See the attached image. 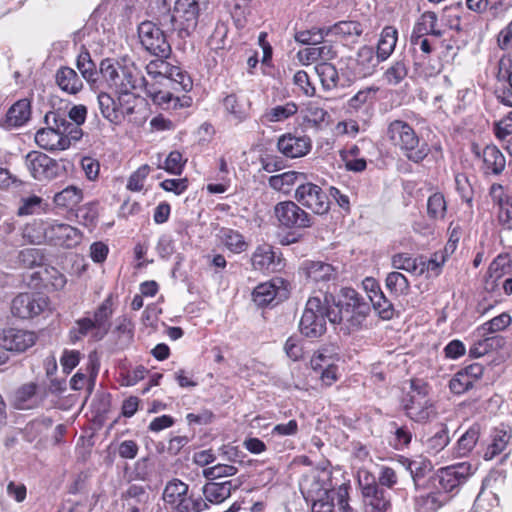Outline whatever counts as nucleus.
<instances>
[{
	"label": "nucleus",
	"mask_w": 512,
	"mask_h": 512,
	"mask_svg": "<svg viewBox=\"0 0 512 512\" xmlns=\"http://www.w3.org/2000/svg\"><path fill=\"white\" fill-rule=\"evenodd\" d=\"M445 262L446 256L444 252L434 253L427 261L420 257V275L427 272L431 276H438Z\"/></svg>",
	"instance_id": "55"
},
{
	"label": "nucleus",
	"mask_w": 512,
	"mask_h": 512,
	"mask_svg": "<svg viewBox=\"0 0 512 512\" xmlns=\"http://www.w3.org/2000/svg\"><path fill=\"white\" fill-rule=\"evenodd\" d=\"M37 385L35 383H27L22 385L15 393L14 405L17 409L27 410L35 408L40 403L37 395Z\"/></svg>",
	"instance_id": "35"
},
{
	"label": "nucleus",
	"mask_w": 512,
	"mask_h": 512,
	"mask_svg": "<svg viewBox=\"0 0 512 512\" xmlns=\"http://www.w3.org/2000/svg\"><path fill=\"white\" fill-rule=\"evenodd\" d=\"M223 107L229 116V120L236 124L245 121L249 116L250 102L243 96L227 95L223 99Z\"/></svg>",
	"instance_id": "25"
},
{
	"label": "nucleus",
	"mask_w": 512,
	"mask_h": 512,
	"mask_svg": "<svg viewBox=\"0 0 512 512\" xmlns=\"http://www.w3.org/2000/svg\"><path fill=\"white\" fill-rule=\"evenodd\" d=\"M398 40V31L393 26H386L382 29L377 44V54L385 61L393 53Z\"/></svg>",
	"instance_id": "39"
},
{
	"label": "nucleus",
	"mask_w": 512,
	"mask_h": 512,
	"mask_svg": "<svg viewBox=\"0 0 512 512\" xmlns=\"http://www.w3.org/2000/svg\"><path fill=\"white\" fill-rule=\"evenodd\" d=\"M406 415L416 422H425L436 415L434 402L429 395V387L420 380L411 382L410 391L403 399Z\"/></svg>",
	"instance_id": "6"
},
{
	"label": "nucleus",
	"mask_w": 512,
	"mask_h": 512,
	"mask_svg": "<svg viewBox=\"0 0 512 512\" xmlns=\"http://www.w3.org/2000/svg\"><path fill=\"white\" fill-rule=\"evenodd\" d=\"M483 169L485 173L499 175L506 166V159L499 148L495 145H488L482 152Z\"/></svg>",
	"instance_id": "32"
},
{
	"label": "nucleus",
	"mask_w": 512,
	"mask_h": 512,
	"mask_svg": "<svg viewBox=\"0 0 512 512\" xmlns=\"http://www.w3.org/2000/svg\"><path fill=\"white\" fill-rule=\"evenodd\" d=\"M38 227L46 233L43 232L44 236L34 237L36 242H47L55 246L71 248L81 241V232L66 223L52 221L47 224H39Z\"/></svg>",
	"instance_id": "10"
},
{
	"label": "nucleus",
	"mask_w": 512,
	"mask_h": 512,
	"mask_svg": "<svg viewBox=\"0 0 512 512\" xmlns=\"http://www.w3.org/2000/svg\"><path fill=\"white\" fill-rule=\"evenodd\" d=\"M52 120H50L48 123H52L56 127H59L56 123L58 122L61 127L62 135L63 137H66L69 141V146L72 144V142H76L81 139L82 137V129L80 128L81 124H72V122H69L65 116V114L61 113V118H56L55 116H50Z\"/></svg>",
	"instance_id": "47"
},
{
	"label": "nucleus",
	"mask_w": 512,
	"mask_h": 512,
	"mask_svg": "<svg viewBox=\"0 0 512 512\" xmlns=\"http://www.w3.org/2000/svg\"><path fill=\"white\" fill-rule=\"evenodd\" d=\"M297 111V104L289 101L283 105H276L267 109L262 115V121L264 123L283 122L294 116Z\"/></svg>",
	"instance_id": "40"
},
{
	"label": "nucleus",
	"mask_w": 512,
	"mask_h": 512,
	"mask_svg": "<svg viewBox=\"0 0 512 512\" xmlns=\"http://www.w3.org/2000/svg\"><path fill=\"white\" fill-rule=\"evenodd\" d=\"M362 33L363 27L358 21H339L326 29H321L320 38L324 35L331 36L344 45H349L357 42Z\"/></svg>",
	"instance_id": "20"
},
{
	"label": "nucleus",
	"mask_w": 512,
	"mask_h": 512,
	"mask_svg": "<svg viewBox=\"0 0 512 512\" xmlns=\"http://www.w3.org/2000/svg\"><path fill=\"white\" fill-rule=\"evenodd\" d=\"M304 122L312 128H321L329 117L328 112L315 102H309L302 111Z\"/></svg>",
	"instance_id": "44"
},
{
	"label": "nucleus",
	"mask_w": 512,
	"mask_h": 512,
	"mask_svg": "<svg viewBox=\"0 0 512 512\" xmlns=\"http://www.w3.org/2000/svg\"><path fill=\"white\" fill-rule=\"evenodd\" d=\"M56 83L62 91L68 94H77L83 88L81 78L70 67H61L57 71Z\"/></svg>",
	"instance_id": "33"
},
{
	"label": "nucleus",
	"mask_w": 512,
	"mask_h": 512,
	"mask_svg": "<svg viewBox=\"0 0 512 512\" xmlns=\"http://www.w3.org/2000/svg\"><path fill=\"white\" fill-rule=\"evenodd\" d=\"M166 29L162 28L158 21H144L138 27V36L142 46L152 55L168 58L171 54V46L166 39Z\"/></svg>",
	"instance_id": "9"
},
{
	"label": "nucleus",
	"mask_w": 512,
	"mask_h": 512,
	"mask_svg": "<svg viewBox=\"0 0 512 512\" xmlns=\"http://www.w3.org/2000/svg\"><path fill=\"white\" fill-rule=\"evenodd\" d=\"M306 180V174L297 171H287L269 177V186L278 192L289 194L294 187H299Z\"/></svg>",
	"instance_id": "26"
},
{
	"label": "nucleus",
	"mask_w": 512,
	"mask_h": 512,
	"mask_svg": "<svg viewBox=\"0 0 512 512\" xmlns=\"http://www.w3.org/2000/svg\"><path fill=\"white\" fill-rule=\"evenodd\" d=\"M385 286L394 296H406L410 292V282L405 275L398 271L387 274Z\"/></svg>",
	"instance_id": "43"
},
{
	"label": "nucleus",
	"mask_w": 512,
	"mask_h": 512,
	"mask_svg": "<svg viewBox=\"0 0 512 512\" xmlns=\"http://www.w3.org/2000/svg\"><path fill=\"white\" fill-rule=\"evenodd\" d=\"M166 58L157 57L146 66L150 77V83H159L164 88L189 91L192 88V80L179 67L168 63Z\"/></svg>",
	"instance_id": "7"
},
{
	"label": "nucleus",
	"mask_w": 512,
	"mask_h": 512,
	"mask_svg": "<svg viewBox=\"0 0 512 512\" xmlns=\"http://www.w3.org/2000/svg\"><path fill=\"white\" fill-rule=\"evenodd\" d=\"M301 269L307 279L313 283L329 282L337 277L336 269L322 261H306Z\"/></svg>",
	"instance_id": "24"
},
{
	"label": "nucleus",
	"mask_w": 512,
	"mask_h": 512,
	"mask_svg": "<svg viewBox=\"0 0 512 512\" xmlns=\"http://www.w3.org/2000/svg\"><path fill=\"white\" fill-rule=\"evenodd\" d=\"M338 350V347H336L335 345L330 344L323 346L313 354L310 360L311 368L315 372H318L320 370L338 364L340 361V354Z\"/></svg>",
	"instance_id": "30"
},
{
	"label": "nucleus",
	"mask_w": 512,
	"mask_h": 512,
	"mask_svg": "<svg viewBox=\"0 0 512 512\" xmlns=\"http://www.w3.org/2000/svg\"><path fill=\"white\" fill-rule=\"evenodd\" d=\"M447 203L441 193L432 194L427 201V214L433 221H441L445 218Z\"/></svg>",
	"instance_id": "49"
},
{
	"label": "nucleus",
	"mask_w": 512,
	"mask_h": 512,
	"mask_svg": "<svg viewBox=\"0 0 512 512\" xmlns=\"http://www.w3.org/2000/svg\"><path fill=\"white\" fill-rule=\"evenodd\" d=\"M475 468L468 462H460L439 469L437 477L439 488L445 494L464 484L475 472Z\"/></svg>",
	"instance_id": "16"
},
{
	"label": "nucleus",
	"mask_w": 512,
	"mask_h": 512,
	"mask_svg": "<svg viewBox=\"0 0 512 512\" xmlns=\"http://www.w3.org/2000/svg\"><path fill=\"white\" fill-rule=\"evenodd\" d=\"M19 260L25 267L33 268L42 265L44 255L38 248H26L19 253Z\"/></svg>",
	"instance_id": "63"
},
{
	"label": "nucleus",
	"mask_w": 512,
	"mask_h": 512,
	"mask_svg": "<svg viewBox=\"0 0 512 512\" xmlns=\"http://www.w3.org/2000/svg\"><path fill=\"white\" fill-rule=\"evenodd\" d=\"M408 73V68L403 60L395 61L384 73V78L390 85L399 84Z\"/></svg>",
	"instance_id": "60"
},
{
	"label": "nucleus",
	"mask_w": 512,
	"mask_h": 512,
	"mask_svg": "<svg viewBox=\"0 0 512 512\" xmlns=\"http://www.w3.org/2000/svg\"><path fill=\"white\" fill-rule=\"evenodd\" d=\"M50 116H55L56 118H61V112L59 111H50L46 113L44 117V122L46 127L39 129L35 134V142L36 144L44 150L47 151H63L69 148V141L66 137L62 135V129L60 124L57 122L56 124L59 127H56L52 123H48L50 120Z\"/></svg>",
	"instance_id": "12"
},
{
	"label": "nucleus",
	"mask_w": 512,
	"mask_h": 512,
	"mask_svg": "<svg viewBox=\"0 0 512 512\" xmlns=\"http://www.w3.org/2000/svg\"><path fill=\"white\" fill-rule=\"evenodd\" d=\"M205 508H207V503L202 498L193 496L165 507L167 512H200Z\"/></svg>",
	"instance_id": "50"
},
{
	"label": "nucleus",
	"mask_w": 512,
	"mask_h": 512,
	"mask_svg": "<svg viewBox=\"0 0 512 512\" xmlns=\"http://www.w3.org/2000/svg\"><path fill=\"white\" fill-rule=\"evenodd\" d=\"M82 197L81 189L75 186H69L54 196V202L58 206L73 207L81 202Z\"/></svg>",
	"instance_id": "53"
},
{
	"label": "nucleus",
	"mask_w": 512,
	"mask_h": 512,
	"mask_svg": "<svg viewBox=\"0 0 512 512\" xmlns=\"http://www.w3.org/2000/svg\"><path fill=\"white\" fill-rule=\"evenodd\" d=\"M25 166L30 175L38 181L54 179L65 169L63 162H58L39 151H31L26 155Z\"/></svg>",
	"instance_id": "11"
},
{
	"label": "nucleus",
	"mask_w": 512,
	"mask_h": 512,
	"mask_svg": "<svg viewBox=\"0 0 512 512\" xmlns=\"http://www.w3.org/2000/svg\"><path fill=\"white\" fill-rule=\"evenodd\" d=\"M218 236L224 247L233 254L243 253L249 247L248 241L238 230L223 227L219 230Z\"/></svg>",
	"instance_id": "31"
},
{
	"label": "nucleus",
	"mask_w": 512,
	"mask_h": 512,
	"mask_svg": "<svg viewBox=\"0 0 512 512\" xmlns=\"http://www.w3.org/2000/svg\"><path fill=\"white\" fill-rule=\"evenodd\" d=\"M315 71L325 90H331L338 86L339 75L337 69L328 62H320L315 66Z\"/></svg>",
	"instance_id": "45"
},
{
	"label": "nucleus",
	"mask_w": 512,
	"mask_h": 512,
	"mask_svg": "<svg viewBox=\"0 0 512 512\" xmlns=\"http://www.w3.org/2000/svg\"><path fill=\"white\" fill-rule=\"evenodd\" d=\"M279 262L280 259L276 258L273 247L266 243L258 245L251 255L253 269L263 273L276 271Z\"/></svg>",
	"instance_id": "23"
},
{
	"label": "nucleus",
	"mask_w": 512,
	"mask_h": 512,
	"mask_svg": "<svg viewBox=\"0 0 512 512\" xmlns=\"http://www.w3.org/2000/svg\"><path fill=\"white\" fill-rule=\"evenodd\" d=\"M383 60L370 46H362L357 51L355 58L347 60L346 69L349 70V80H355L371 76L377 66Z\"/></svg>",
	"instance_id": "14"
},
{
	"label": "nucleus",
	"mask_w": 512,
	"mask_h": 512,
	"mask_svg": "<svg viewBox=\"0 0 512 512\" xmlns=\"http://www.w3.org/2000/svg\"><path fill=\"white\" fill-rule=\"evenodd\" d=\"M204 4L205 0H175L172 10L165 6L159 8L155 20L166 32L186 38L197 28Z\"/></svg>",
	"instance_id": "1"
},
{
	"label": "nucleus",
	"mask_w": 512,
	"mask_h": 512,
	"mask_svg": "<svg viewBox=\"0 0 512 512\" xmlns=\"http://www.w3.org/2000/svg\"><path fill=\"white\" fill-rule=\"evenodd\" d=\"M31 117V104L28 99H20L15 102L7 111L4 120L6 128L21 127Z\"/></svg>",
	"instance_id": "27"
},
{
	"label": "nucleus",
	"mask_w": 512,
	"mask_h": 512,
	"mask_svg": "<svg viewBox=\"0 0 512 512\" xmlns=\"http://www.w3.org/2000/svg\"><path fill=\"white\" fill-rule=\"evenodd\" d=\"M112 300L111 297L105 299L101 305L94 312L92 321L99 327L101 330V335L99 337H103L108 331V320L112 315Z\"/></svg>",
	"instance_id": "51"
},
{
	"label": "nucleus",
	"mask_w": 512,
	"mask_h": 512,
	"mask_svg": "<svg viewBox=\"0 0 512 512\" xmlns=\"http://www.w3.org/2000/svg\"><path fill=\"white\" fill-rule=\"evenodd\" d=\"M379 88L376 86L366 87L359 90L348 100L347 108L349 112H359L371 107L376 99Z\"/></svg>",
	"instance_id": "38"
},
{
	"label": "nucleus",
	"mask_w": 512,
	"mask_h": 512,
	"mask_svg": "<svg viewBox=\"0 0 512 512\" xmlns=\"http://www.w3.org/2000/svg\"><path fill=\"white\" fill-rule=\"evenodd\" d=\"M391 264L394 269L420 276V257L413 258L406 253H398L392 257Z\"/></svg>",
	"instance_id": "48"
},
{
	"label": "nucleus",
	"mask_w": 512,
	"mask_h": 512,
	"mask_svg": "<svg viewBox=\"0 0 512 512\" xmlns=\"http://www.w3.org/2000/svg\"><path fill=\"white\" fill-rule=\"evenodd\" d=\"M151 168L149 165L144 164L134 171L128 178L126 188L131 192H140L144 188L145 180L147 179Z\"/></svg>",
	"instance_id": "58"
},
{
	"label": "nucleus",
	"mask_w": 512,
	"mask_h": 512,
	"mask_svg": "<svg viewBox=\"0 0 512 512\" xmlns=\"http://www.w3.org/2000/svg\"><path fill=\"white\" fill-rule=\"evenodd\" d=\"M342 299L337 304V310L333 309L327 314L329 321L338 323L345 333L362 328L369 312V304L352 288L341 290Z\"/></svg>",
	"instance_id": "2"
},
{
	"label": "nucleus",
	"mask_w": 512,
	"mask_h": 512,
	"mask_svg": "<svg viewBox=\"0 0 512 512\" xmlns=\"http://www.w3.org/2000/svg\"><path fill=\"white\" fill-rule=\"evenodd\" d=\"M387 137L410 161L418 163L428 155V145L420 143L415 130L403 120H394L389 123Z\"/></svg>",
	"instance_id": "5"
},
{
	"label": "nucleus",
	"mask_w": 512,
	"mask_h": 512,
	"mask_svg": "<svg viewBox=\"0 0 512 512\" xmlns=\"http://www.w3.org/2000/svg\"><path fill=\"white\" fill-rule=\"evenodd\" d=\"M374 310L382 319L389 320L394 315V308L390 300L387 299L383 291L371 295V301Z\"/></svg>",
	"instance_id": "56"
},
{
	"label": "nucleus",
	"mask_w": 512,
	"mask_h": 512,
	"mask_svg": "<svg viewBox=\"0 0 512 512\" xmlns=\"http://www.w3.org/2000/svg\"><path fill=\"white\" fill-rule=\"evenodd\" d=\"M37 336L33 331L6 328L0 331V347L6 351L21 353L36 343Z\"/></svg>",
	"instance_id": "18"
},
{
	"label": "nucleus",
	"mask_w": 512,
	"mask_h": 512,
	"mask_svg": "<svg viewBox=\"0 0 512 512\" xmlns=\"http://www.w3.org/2000/svg\"><path fill=\"white\" fill-rule=\"evenodd\" d=\"M480 435L478 425L471 426L457 441V453L459 456H465L476 445Z\"/></svg>",
	"instance_id": "52"
},
{
	"label": "nucleus",
	"mask_w": 512,
	"mask_h": 512,
	"mask_svg": "<svg viewBox=\"0 0 512 512\" xmlns=\"http://www.w3.org/2000/svg\"><path fill=\"white\" fill-rule=\"evenodd\" d=\"M402 464L409 471L416 487L419 479L424 477L425 473L431 468L430 463L426 461L403 459Z\"/></svg>",
	"instance_id": "61"
},
{
	"label": "nucleus",
	"mask_w": 512,
	"mask_h": 512,
	"mask_svg": "<svg viewBox=\"0 0 512 512\" xmlns=\"http://www.w3.org/2000/svg\"><path fill=\"white\" fill-rule=\"evenodd\" d=\"M511 431L505 428H495L490 435L491 442L488 445L485 453V460H492L497 455L501 454L511 440Z\"/></svg>",
	"instance_id": "34"
},
{
	"label": "nucleus",
	"mask_w": 512,
	"mask_h": 512,
	"mask_svg": "<svg viewBox=\"0 0 512 512\" xmlns=\"http://www.w3.org/2000/svg\"><path fill=\"white\" fill-rule=\"evenodd\" d=\"M91 335L95 339H101L102 337H99L101 335V330L99 327L95 324V322L92 321L91 317H83L81 319H78L75 321L74 326L70 330V338L73 342H76L80 339H82L85 336Z\"/></svg>",
	"instance_id": "42"
},
{
	"label": "nucleus",
	"mask_w": 512,
	"mask_h": 512,
	"mask_svg": "<svg viewBox=\"0 0 512 512\" xmlns=\"http://www.w3.org/2000/svg\"><path fill=\"white\" fill-rule=\"evenodd\" d=\"M362 495L366 512H386L391 506L390 494L376 484L363 487Z\"/></svg>",
	"instance_id": "22"
},
{
	"label": "nucleus",
	"mask_w": 512,
	"mask_h": 512,
	"mask_svg": "<svg viewBox=\"0 0 512 512\" xmlns=\"http://www.w3.org/2000/svg\"><path fill=\"white\" fill-rule=\"evenodd\" d=\"M48 309V298L41 294L21 293L11 304V312L15 317L30 319Z\"/></svg>",
	"instance_id": "15"
},
{
	"label": "nucleus",
	"mask_w": 512,
	"mask_h": 512,
	"mask_svg": "<svg viewBox=\"0 0 512 512\" xmlns=\"http://www.w3.org/2000/svg\"><path fill=\"white\" fill-rule=\"evenodd\" d=\"M449 441L447 426L440 424L422 440L424 452L428 455H436L448 445Z\"/></svg>",
	"instance_id": "29"
},
{
	"label": "nucleus",
	"mask_w": 512,
	"mask_h": 512,
	"mask_svg": "<svg viewBox=\"0 0 512 512\" xmlns=\"http://www.w3.org/2000/svg\"><path fill=\"white\" fill-rule=\"evenodd\" d=\"M296 201L302 206L312 210L315 214L323 215L328 212L330 202L322 188L307 179L295 189Z\"/></svg>",
	"instance_id": "13"
},
{
	"label": "nucleus",
	"mask_w": 512,
	"mask_h": 512,
	"mask_svg": "<svg viewBox=\"0 0 512 512\" xmlns=\"http://www.w3.org/2000/svg\"><path fill=\"white\" fill-rule=\"evenodd\" d=\"M311 139L306 135L286 134L277 142L278 150L288 158L305 156L311 150Z\"/></svg>",
	"instance_id": "21"
},
{
	"label": "nucleus",
	"mask_w": 512,
	"mask_h": 512,
	"mask_svg": "<svg viewBox=\"0 0 512 512\" xmlns=\"http://www.w3.org/2000/svg\"><path fill=\"white\" fill-rule=\"evenodd\" d=\"M511 316L508 313H502L493 319L483 323L479 328L478 332L481 336L495 333L504 330L511 324Z\"/></svg>",
	"instance_id": "54"
},
{
	"label": "nucleus",
	"mask_w": 512,
	"mask_h": 512,
	"mask_svg": "<svg viewBox=\"0 0 512 512\" xmlns=\"http://www.w3.org/2000/svg\"><path fill=\"white\" fill-rule=\"evenodd\" d=\"M288 290L282 278H274L259 284L253 291V301L258 306H266L273 300L282 301L287 298Z\"/></svg>",
	"instance_id": "19"
},
{
	"label": "nucleus",
	"mask_w": 512,
	"mask_h": 512,
	"mask_svg": "<svg viewBox=\"0 0 512 512\" xmlns=\"http://www.w3.org/2000/svg\"><path fill=\"white\" fill-rule=\"evenodd\" d=\"M137 102L136 96L132 92L119 93L117 99V113L121 114V122L134 113Z\"/></svg>",
	"instance_id": "59"
},
{
	"label": "nucleus",
	"mask_w": 512,
	"mask_h": 512,
	"mask_svg": "<svg viewBox=\"0 0 512 512\" xmlns=\"http://www.w3.org/2000/svg\"><path fill=\"white\" fill-rule=\"evenodd\" d=\"M449 497L442 491L429 492L415 498V510L417 512H436L447 501Z\"/></svg>",
	"instance_id": "36"
},
{
	"label": "nucleus",
	"mask_w": 512,
	"mask_h": 512,
	"mask_svg": "<svg viewBox=\"0 0 512 512\" xmlns=\"http://www.w3.org/2000/svg\"><path fill=\"white\" fill-rule=\"evenodd\" d=\"M300 491L306 501L336 494L339 509L346 512L348 507V487L341 485L337 491L333 489L332 472L329 468H315L302 476L299 482Z\"/></svg>",
	"instance_id": "3"
},
{
	"label": "nucleus",
	"mask_w": 512,
	"mask_h": 512,
	"mask_svg": "<svg viewBox=\"0 0 512 512\" xmlns=\"http://www.w3.org/2000/svg\"><path fill=\"white\" fill-rule=\"evenodd\" d=\"M98 105L104 118L113 124L121 123V114L117 113V101L108 93L98 95Z\"/></svg>",
	"instance_id": "46"
},
{
	"label": "nucleus",
	"mask_w": 512,
	"mask_h": 512,
	"mask_svg": "<svg viewBox=\"0 0 512 512\" xmlns=\"http://www.w3.org/2000/svg\"><path fill=\"white\" fill-rule=\"evenodd\" d=\"M100 73L109 86L118 93L142 89L147 81L133 62L121 64L104 59L100 63Z\"/></svg>",
	"instance_id": "4"
},
{
	"label": "nucleus",
	"mask_w": 512,
	"mask_h": 512,
	"mask_svg": "<svg viewBox=\"0 0 512 512\" xmlns=\"http://www.w3.org/2000/svg\"><path fill=\"white\" fill-rule=\"evenodd\" d=\"M188 492V484L184 483L180 479L175 478L168 481L162 494L164 508L178 501H182L187 497H190L191 495H189Z\"/></svg>",
	"instance_id": "37"
},
{
	"label": "nucleus",
	"mask_w": 512,
	"mask_h": 512,
	"mask_svg": "<svg viewBox=\"0 0 512 512\" xmlns=\"http://www.w3.org/2000/svg\"><path fill=\"white\" fill-rule=\"evenodd\" d=\"M157 84L158 83H150L149 80H147L143 89L155 104L164 108L176 107L179 100L178 97H175L167 89L158 88Z\"/></svg>",
	"instance_id": "41"
},
{
	"label": "nucleus",
	"mask_w": 512,
	"mask_h": 512,
	"mask_svg": "<svg viewBox=\"0 0 512 512\" xmlns=\"http://www.w3.org/2000/svg\"><path fill=\"white\" fill-rule=\"evenodd\" d=\"M237 488L236 484H233L232 480H227L223 482H208L203 486V495L205 497V502H209L211 504H219L226 500L230 495L232 490Z\"/></svg>",
	"instance_id": "28"
},
{
	"label": "nucleus",
	"mask_w": 512,
	"mask_h": 512,
	"mask_svg": "<svg viewBox=\"0 0 512 512\" xmlns=\"http://www.w3.org/2000/svg\"><path fill=\"white\" fill-rule=\"evenodd\" d=\"M186 160L183 159L179 151H171L166 157L163 164H158V168L164 169L166 172L173 175H180L183 171Z\"/></svg>",
	"instance_id": "57"
},
{
	"label": "nucleus",
	"mask_w": 512,
	"mask_h": 512,
	"mask_svg": "<svg viewBox=\"0 0 512 512\" xmlns=\"http://www.w3.org/2000/svg\"><path fill=\"white\" fill-rule=\"evenodd\" d=\"M494 134L498 140L504 141L512 135V111L494 123Z\"/></svg>",
	"instance_id": "64"
},
{
	"label": "nucleus",
	"mask_w": 512,
	"mask_h": 512,
	"mask_svg": "<svg viewBox=\"0 0 512 512\" xmlns=\"http://www.w3.org/2000/svg\"><path fill=\"white\" fill-rule=\"evenodd\" d=\"M280 225L286 228H307L312 225L311 216L293 201H283L274 208Z\"/></svg>",
	"instance_id": "17"
},
{
	"label": "nucleus",
	"mask_w": 512,
	"mask_h": 512,
	"mask_svg": "<svg viewBox=\"0 0 512 512\" xmlns=\"http://www.w3.org/2000/svg\"><path fill=\"white\" fill-rule=\"evenodd\" d=\"M328 309L318 297H310L306 303L299 323L302 335L307 338H318L326 332Z\"/></svg>",
	"instance_id": "8"
},
{
	"label": "nucleus",
	"mask_w": 512,
	"mask_h": 512,
	"mask_svg": "<svg viewBox=\"0 0 512 512\" xmlns=\"http://www.w3.org/2000/svg\"><path fill=\"white\" fill-rule=\"evenodd\" d=\"M77 68L81 72L83 78L87 81H94L96 74V66L91 60L90 54L87 51L81 52L77 57Z\"/></svg>",
	"instance_id": "62"
}]
</instances>
